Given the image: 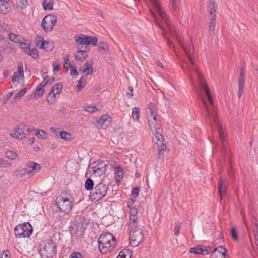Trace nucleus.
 Segmentation results:
<instances>
[{"label":"nucleus","mask_w":258,"mask_h":258,"mask_svg":"<svg viewBox=\"0 0 258 258\" xmlns=\"http://www.w3.org/2000/svg\"><path fill=\"white\" fill-rule=\"evenodd\" d=\"M191 63L192 66H188L189 78L191 81H193L194 78L190 74V72L191 70L195 71L199 78V81L201 88V90H200V98L204 107L208 115V117L210 119V124L212 129H213V124H214L217 126L218 130L219 137L222 145L223 150L226 152L227 147L226 142L225 141V137L221 125L216 117L217 112L216 108L214 106V100L211 93L209 86L205 80L202 73L200 71L196 63H195L194 64L192 63Z\"/></svg>","instance_id":"obj_1"},{"label":"nucleus","mask_w":258,"mask_h":258,"mask_svg":"<svg viewBox=\"0 0 258 258\" xmlns=\"http://www.w3.org/2000/svg\"><path fill=\"white\" fill-rule=\"evenodd\" d=\"M55 205L57 211L68 213L73 207L72 197L67 193H62L56 198Z\"/></svg>","instance_id":"obj_2"},{"label":"nucleus","mask_w":258,"mask_h":258,"mask_svg":"<svg viewBox=\"0 0 258 258\" xmlns=\"http://www.w3.org/2000/svg\"><path fill=\"white\" fill-rule=\"evenodd\" d=\"M115 237L110 233H106L101 235L98 241L100 251L105 253L112 250L115 245Z\"/></svg>","instance_id":"obj_3"},{"label":"nucleus","mask_w":258,"mask_h":258,"mask_svg":"<svg viewBox=\"0 0 258 258\" xmlns=\"http://www.w3.org/2000/svg\"><path fill=\"white\" fill-rule=\"evenodd\" d=\"M152 5L156 9L159 15L160 16L161 18L164 21L166 25L168 28V30L170 33L175 38L177 41L179 42V40L178 38V36L176 34V31L175 30L174 27L172 25V24L170 22L169 17L167 15V14L165 12V11L163 10L162 7L161 6L160 3L158 2L157 0H149Z\"/></svg>","instance_id":"obj_4"},{"label":"nucleus","mask_w":258,"mask_h":258,"mask_svg":"<svg viewBox=\"0 0 258 258\" xmlns=\"http://www.w3.org/2000/svg\"><path fill=\"white\" fill-rule=\"evenodd\" d=\"M130 227V244L136 247L139 245L144 239V234L143 230L138 226V224L133 225L129 224Z\"/></svg>","instance_id":"obj_5"},{"label":"nucleus","mask_w":258,"mask_h":258,"mask_svg":"<svg viewBox=\"0 0 258 258\" xmlns=\"http://www.w3.org/2000/svg\"><path fill=\"white\" fill-rule=\"evenodd\" d=\"M106 164L102 161L94 162L90 164L86 173V177H88L89 174H94L96 176L102 175L106 170Z\"/></svg>","instance_id":"obj_6"},{"label":"nucleus","mask_w":258,"mask_h":258,"mask_svg":"<svg viewBox=\"0 0 258 258\" xmlns=\"http://www.w3.org/2000/svg\"><path fill=\"white\" fill-rule=\"evenodd\" d=\"M108 190L107 186L103 183H99L92 189L90 192V198L92 201L97 202L104 197Z\"/></svg>","instance_id":"obj_7"},{"label":"nucleus","mask_w":258,"mask_h":258,"mask_svg":"<svg viewBox=\"0 0 258 258\" xmlns=\"http://www.w3.org/2000/svg\"><path fill=\"white\" fill-rule=\"evenodd\" d=\"M32 227L28 223L17 225L14 229L15 236L19 238L29 237L32 232Z\"/></svg>","instance_id":"obj_8"},{"label":"nucleus","mask_w":258,"mask_h":258,"mask_svg":"<svg viewBox=\"0 0 258 258\" xmlns=\"http://www.w3.org/2000/svg\"><path fill=\"white\" fill-rule=\"evenodd\" d=\"M57 22V17L53 15L46 16L42 20L41 27L46 32L51 31Z\"/></svg>","instance_id":"obj_9"},{"label":"nucleus","mask_w":258,"mask_h":258,"mask_svg":"<svg viewBox=\"0 0 258 258\" xmlns=\"http://www.w3.org/2000/svg\"><path fill=\"white\" fill-rule=\"evenodd\" d=\"M76 42L78 45H89L94 46L97 45L98 38L96 37L88 36L83 34H80L75 37Z\"/></svg>","instance_id":"obj_10"},{"label":"nucleus","mask_w":258,"mask_h":258,"mask_svg":"<svg viewBox=\"0 0 258 258\" xmlns=\"http://www.w3.org/2000/svg\"><path fill=\"white\" fill-rule=\"evenodd\" d=\"M55 246L52 240H48L41 249L40 254L42 258H51L55 251Z\"/></svg>","instance_id":"obj_11"},{"label":"nucleus","mask_w":258,"mask_h":258,"mask_svg":"<svg viewBox=\"0 0 258 258\" xmlns=\"http://www.w3.org/2000/svg\"><path fill=\"white\" fill-rule=\"evenodd\" d=\"M182 48L183 50L185 52L186 55L188 59H189L190 63L192 64H195V56L194 55V53L195 52L194 47L193 45V42L192 39H190V44L188 46H184L181 43L180 41L178 42Z\"/></svg>","instance_id":"obj_12"},{"label":"nucleus","mask_w":258,"mask_h":258,"mask_svg":"<svg viewBox=\"0 0 258 258\" xmlns=\"http://www.w3.org/2000/svg\"><path fill=\"white\" fill-rule=\"evenodd\" d=\"M30 129L26 128L25 125L23 123H20L18 125L15 132L12 134V136L17 139H22L25 138L27 133H30Z\"/></svg>","instance_id":"obj_13"},{"label":"nucleus","mask_w":258,"mask_h":258,"mask_svg":"<svg viewBox=\"0 0 258 258\" xmlns=\"http://www.w3.org/2000/svg\"><path fill=\"white\" fill-rule=\"evenodd\" d=\"M111 118L107 114L102 115L95 122V125L98 128H105L107 127L106 123L110 122Z\"/></svg>","instance_id":"obj_14"},{"label":"nucleus","mask_w":258,"mask_h":258,"mask_svg":"<svg viewBox=\"0 0 258 258\" xmlns=\"http://www.w3.org/2000/svg\"><path fill=\"white\" fill-rule=\"evenodd\" d=\"M211 250L212 249L210 247L198 245L195 247L190 248L189 249V252L195 254L207 255L211 251Z\"/></svg>","instance_id":"obj_15"},{"label":"nucleus","mask_w":258,"mask_h":258,"mask_svg":"<svg viewBox=\"0 0 258 258\" xmlns=\"http://www.w3.org/2000/svg\"><path fill=\"white\" fill-rule=\"evenodd\" d=\"M226 249L223 246L215 248L211 255V258H225Z\"/></svg>","instance_id":"obj_16"},{"label":"nucleus","mask_w":258,"mask_h":258,"mask_svg":"<svg viewBox=\"0 0 258 258\" xmlns=\"http://www.w3.org/2000/svg\"><path fill=\"white\" fill-rule=\"evenodd\" d=\"M26 166L31 168V170H28V174L31 175H34L38 173L41 169L40 165L33 161H28L26 163Z\"/></svg>","instance_id":"obj_17"},{"label":"nucleus","mask_w":258,"mask_h":258,"mask_svg":"<svg viewBox=\"0 0 258 258\" xmlns=\"http://www.w3.org/2000/svg\"><path fill=\"white\" fill-rule=\"evenodd\" d=\"M149 11L151 13L152 16L154 18V23L155 24L159 27L161 30L163 31V33H162V36L164 37V39L166 40L167 41V45L170 47H172L173 46V43L170 41V40H169L168 39H167L166 38V34L164 32V28L161 26V25L160 24V23H159L158 20H157V18L155 15V13L153 12V11L151 9H149Z\"/></svg>","instance_id":"obj_18"},{"label":"nucleus","mask_w":258,"mask_h":258,"mask_svg":"<svg viewBox=\"0 0 258 258\" xmlns=\"http://www.w3.org/2000/svg\"><path fill=\"white\" fill-rule=\"evenodd\" d=\"M90 50V48L88 46H86L85 47V49L84 50H78L75 54V60L77 61H83L85 60L87 57L88 56V54L87 53V51Z\"/></svg>","instance_id":"obj_19"},{"label":"nucleus","mask_w":258,"mask_h":258,"mask_svg":"<svg viewBox=\"0 0 258 258\" xmlns=\"http://www.w3.org/2000/svg\"><path fill=\"white\" fill-rule=\"evenodd\" d=\"M19 79H21V80L24 79L23 65L22 62H20L18 64V73L15 72L14 73L12 81L13 84H14Z\"/></svg>","instance_id":"obj_20"},{"label":"nucleus","mask_w":258,"mask_h":258,"mask_svg":"<svg viewBox=\"0 0 258 258\" xmlns=\"http://www.w3.org/2000/svg\"><path fill=\"white\" fill-rule=\"evenodd\" d=\"M148 120L149 125L152 131H155L156 130H159L160 128V125L158 122L156 116H148Z\"/></svg>","instance_id":"obj_21"},{"label":"nucleus","mask_w":258,"mask_h":258,"mask_svg":"<svg viewBox=\"0 0 258 258\" xmlns=\"http://www.w3.org/2000/svg\"><path fill=\"white\" fill-rule=\"evenodd\" d=\"M37 45H40V47L43 49H45L47 51L52 50V45L49 41L43 40V38L42 36H38V42Z\"/></svg>","instance_id":"obj_22"},{"label":"nucleus","mask_w":258,"mask_h":258,"mask_svg":"<svg viewBox=\"0 0 258 258\" xmlns=\"http://www.w3.org/2000/svg\"><path fill=\"white\" fill-rule=\"evenodd\" d=\"M11 10L10 4L6 1L0 0V13L3 14L8 13Z\"/></svg>","instance_id":"obj_23"},{"label":"nucleus","mask_w":258,"mask_h":258,"mask_svg":"<svg viewBox=\"0 0 258 258\" xmlns=\"http://www.w3.org/2000/svg\"><path fill=\"white\" fill-rule=\"evenodd\" d=\"M138 213V212L136 209L131 208L130 216V222L129 224L133 225V226H134V224H137L138 218L137 215Z\"/></svg>","instance_id":"obj_24"},{"label":"nucleus","mask_w":258,"mask_h":258,"mask_svg":"<svg viewBox=\"0 0 258 258\" xmlns=\"http://www.w3.org/2000/svg\"><path fill=\"white\" fill-rule=\"evenodd\" d=\"M245 70L243 67H241L240 69V74L238 79V88L243 89L245 83Z\"/></svg>","instance_id":"obj_25"},{"label":"nucleus","mask_w":258,"mask_h":258,"mask_svg":"<svg viewBox=\"0 0 258 258\" xmlns=\"http://www.w3.org/2000/svg\"><path fill=\"white\" fill-rule=\"evenodd\" d=\"M164 141H160L159 142H156V145L154 146V148L157 149L158 151V158L160 157L161 152L162 151H165L167 150V146L165 143H164Z\"/></svg>","instance_id":"obj_26"},{"label":"nucleus","mask_w":258,"mask_h":258,"mask_svg":"<svg viewBox=\"0 0 258 258\" xmlns=\"http://www.w3.org/2000/svg\"><path fill=\"white\" fill-rule=\"evenodd\" d=\"M218 190L220 195V200H222V196L225 194L226 191V186L224 184V181L221 177H220L218 184Z\"/></svg>","instance_id":"obj_27"},{"label":"nucleus","mask_w":258,"mask_h":258,"mask_svg":"<svg viewBox=\"0 0 258 258\" xmlns=\"http://www.w3.org/2000/svg\"><path fill=\"white\" fill-rule=\"evenodd\" d=\"M93 62L90 61H87L84 64V70L83 71V73H86L87 75H92L93 73V68H92Z\"/></svg>","instance_id":"obj_28"},{"label":"nucleus","mask_w":258,"mask_h":258,"mask_svg":"<svg viewBox=\"0 0 258 258\" xmlns=\"http://www.w3.org/2000/svg\"><path fill=\"white\" fill-rule=\"evenodd\" d=\"M25 51L34 58L38 57V51L35 48H31L30 47H27L25 49Z\"/></svg>","instance_id":"obj_29"},{"label":"nucleus","mask_w":258,"mask_h":258,"mask_svg":"<svg viewBox=\"0 0 258 258\" xmlns=\"http://www.w3.org/2000/svg\"><path fill=\"white\" fill-rule=\"evenodd\" d=\"M161 129L160 128L159 130H156L155 131H152L153 134L154 135L155 138L153 140L156 142H159L160 141H164L163 136L161 133Z\"/></svg>","instance_id":"obj_30"},{"label":"nucleus","mask_w":258,"mask_h":258,"mask_svg":"<svg viewBox=\"0 0 258 258\" xmlns=\"http://www.w3.org/2000/svg\"><path fill=\"white\" fill-rule=\"evenodd\" d=\"M132 251L128 249H124L121 250L117 258H131Z\"/></svg>","instance_id":"obj_31"},{"label":"nucleus","mask_w":258,"mask_h":258,"mask_svg":"<svg viewBox=\"0 0 258 258\" xmlns=\"http://www.w3.org/2000/svg\"><path fill=\"white\" fill-rule=\"evenodd\" d=\"M59 138L62 139L67 141H71L73 140L72 135L66 131H62L59 134Z\"/></svg>","instance_id":"obj_32"},{"label":"nucleus","mask_w":258,"mask_h":258,"mask_svg":"<svg viewBox=\"0 0 258 258\" xmlns=\"http://www.w3.org/2000/svg\"><path fill=\"white\" fill-rule=\"evenodd\" d=\"M42 4L45 10H51L53 9V4L51 0H43Z\"/></svg>","instance_id":"obj_33"},{"label":"nucleus","mask_w":258,"mask_h":258,"mask_svg":"<svg viewBox=\"0 0 258 258\" xmlns=\"http://www.w3.org/2000/svg\"><path fill=\"white\" fill-rule=\"evenodd\" d=\"M26 173H28V170L25 168L17 169L14 172V174L18 178H21Z\"/></svg>","instance_id":"obj_34"},{"label":"nucleus","mask_w":258,"mask_h":258,"mask_svg":"<svg viewBox=\"0 0 258 258\" xmlns=\"http://www.w3.org/2000/svg\"><path fill=\"white\" fill-rule=\"evenodd\" d=\"M148 111L147 112L148 113V116H157V112L156 111L155 108V105L154 104L152 103H150L148 105Z\"/></svg>","instance_id":"obj_35"},{"label":"nucleus","mask_w":258,"mask_h":258,"mask_svg":"<svg viewBox=\"0 0 258 258\" xmlns=\"http://www.w3.org/2000/svg\"><path fill=\"white\" fill-rule=\"evenodd\" d=\"M62 90V84L60 83L54 84L50 91V93L57 94Z\"/></svg>","instance_id":"obj_36"},{"label":"nucleus","mask_w":258,"mask_h":258,"mask_svg":"<svg viewBox=\"0 0 258 258\" xmlns=\"http://www.w3.org/2000/svg\"><path fill=\"white\" fill-rule=\"evenodd\" d=\"M86 83V80L83 77H81L78 81V84L76 86L77 92L81 91L85 87Z\"/></svg>","instance_id":"obj_37"},{"label":"nucleus","mask_w":258,"mask_h":258,"mask_svg":"<svg viewBox=\"0 0 258 258\" xmlns=\"http://www.w3.org/2000/svg\"><path fill=\"white\" fill-rule=\"evenodd\" d=\"M140 109L135 107L133 109L132 117L134 120H138L140 117Z\"/></svg>","instance_id":"obj_38"},{"label":"nucleus","mask_w":258,"mask_h":258,"mask_svg":"<svg viewBox=\"0 0 258 258\" xmlns=\"http://www.w3.org/2000/svg\"><path fill=\"white\" fill-rule=\"evenodd\" d=\"M5 156L8 159L15 160L17 158L18 155L16 152L11 150H8L5 152Z\"/></svg>","instance_id":"obj_39"},{"label":"nucleus","mask_w":258,"mask_h":258,"mask_svg":"<svg viewBox=\"0 0 258 258\" xmlns=\"http://www.w3.org/2000/svg\"><path fill=\"white\" fill-rule=\"evenodd\" d=\"M94 182L93 180L90 178H88L85 183V187L87 190L93 189Z\"/></svg>","instance_id":"obj_40"},{"label":"nucleus","mask_w":258,"mask_h":258,"mask_svg":"<svg viewBox=\"0 0 258 258\" xmlns=\"http://www.w3.org/2000/svg\"><path fill=\"white\" fill-rule=\"evenodd\" d=\"M216 25V20H210L209 24V35L213 36L215 34V27Z\"/></svg>","instance_id":"obj_41"},{"label":"nucleus","mask_w":258,"mask_h":258,"mask_svg":"<svg viewBox=\"0 0 258 258\" xmlns=\"http://www.w3.org/2000/svg\"><path fill=\"white\" fill-rule=\"evenodd\" d=\"M108 48V46L106 43L103 41L99 42L98 46V49L99 51H104L103 53H105L106 52V50H107Z\"/></svg>","instance_id":"obj_42"},{"label":"nucleus","mask_w":258,"mask_h":258,"mask_svg":"<svg viewBox=\"0 0 258 258\" xmlns=\"http://www.w3.org/2000/svg\"><path fill=\"white\" fill-rule=\"evenodd\" d=\"M12 166V163L8 161L0 158V167L1 168H8Z\"/></svg>","instance_id":"obj_43"},{"label":"nucleus","mask_w":258,"mask_h":258,"mask_svg":"<svg viewBox=\"0 0 258 258\" xmlns=\"http://www.w3.org/2000/svg\"><path fill=\"white\" fill-rule=\"evenodd\" d=\"M17 4L20 8L24 9L27 7L28 3L27 0H16Z\"/></svg>","instance_id":"obj_44"},{"label":"nucleus","mask_w":258,"mask_h":258,"mask_svg":"<svg viewBox=\"0 0 258 258\" xmlns=\"http://www.w3.org/2000/svg\"><path fill=\"white\" fill-rule=\"evenodd\" d=\"M84 110L88 112L93 113L98 111V109L95 106H87L84 108Z\"/></svg>","instance_id":"obj_45"},{"label":"nucleus","mask_w":258,"mask_h":258,"mask_svg":"<svg viewBox=\"0 0 258 258\" xmlns=\"http://www.w3.org/2000/svg\"><path fill=\"white\" fill-rule=\"evenodd\" d=\"M231 235L232 238V239L234 241H237L238 239V237L237 235V233L236 232V229L234 227H233L231 229Z\"/></svg>","instance_id":"obj_46"},{"label":"nucleus","mask_w":258,"mask_h":258,"mask_svg":"<svg viewBox=\"0 0 258 258\" xmlns=\"http://www.w3.org/2000/svg\"><path fill=\"white\" fill-rule=\"evenodd\" d=\"M35 134L39 138L44 139L45 138V136L46 135L45 132L42 130H35Z\"/></svg>","instance_id":"obj_47"},{"label":"nucleus","mask_w":258,"mask_h":258,"mask_svg":"<svg viewBox=\"0 0 258 258\" xmlns=\"http://www.w3.org/2000/svg\"><path fill=\"white\" fill-rule=\"evenodd\" d=\"M44 90L43 88H41V87H37L36 88V91L35 93V97H41L44 93Z\"/></svg>","instance_id":"obj_48"},{"label":"nucleus","mask_w":258,"mask_h":258,"mask_svg":"<svg viewBox=\"0 0 258 258\" xmlns=\"http://www.w3.org/2000/svg\"><path fill=\"white\" fill-rule=\"evenodd\" d=\"M140 187H136L133 188L132 191V196L136 199L139 195Z\"/></svg>","instance_id":"obj_49"},{"label":"nucleus","mask_w":258,"mask_h":258,"mask_svg":"<svg viewBox=\"0 0 258 258\" xmlns=\"http://www.w3.org/2000/svg\"><path fill=\"white\" fill-rule=\"evenodd\" d=\"M115 172L118 178H121L123 177V171L120 167H117L115 168Z\"/></svg>","instance_id":"obj_50"},{"label":"nucleus","mask_w":258,"mask_h":258,"mask_svg":"<svg viewBox=\"0 0 258 258\" xmlns=\"http://www.w3.org/2000/svg\"><path fill=\"white\" fill-rule=\"evenodd\" d=\"M55 99V94L49 93L47 97V101L50 103H53Z\"/></svg>","instance_id":"obj_51"},{"label":"nucleus","mask_w":258,"mask_h":258,"mask_svg":"<svg viewBox=\"0 0 258 258\" xmlns=\"http://www.w3.org/2000/svg\"><path fill=\"white\" fill-rule=\"evenodd\" d=\"M9 35V38L11 41L15 42L18 41V40H19V39H18L19 36L18 35H17L14 33H10Z\"/></svg>","instance_id":"obj_52"},{"label":"nucleus","mask_w":258,"mask_h":258,"mask_svg":"<svg viewBox=\"0 0 258 258\" xmlns=\"http://www.w3.org/2000/svg\"><path fill=\"white\" fill-rule=\"evenodd\" d=\"M70 258H83V255L80 252H74L71 253Z\"/></svg>","instance_id":"obj_53"},{"label":"nucleus","mask_w":258,"mask_h":258,"mask_svg":"<svg viewBox=\"0 0 258 258\" xmlns=\"http://www.w3.org/2000/svg\"><path fill=\"white\" fill-rule=\"evenodd\" d=\"M64 67L66 68V66L67 64H68V67H70V68H75V65H72V64H71L69 62V57L68 56H67L64 57Z\"/></svg>","instance_id":"obj_54"},{"label":"nucleus","mask_w":258,"mask_h":258,"mask_svg":"<svg viewBox=\"0 0 258 258\" xmlns=\"http://www.w3.org/2000/svg\"><path fill=\"white\" fill-rule=\"evenodd\" d=\"M180 229V226L179 225H176L174 227V235L177 236L179 234V230Z\"/></svg>","instance_id":"obj_55"},{"label":"nucleus","mask_w":258,"mask_h":258,"mask_svg":"<svg viewBox=\"0 0 258 258\" xmlns=\"http://www.w3.org/2000/svg\"><path fill=\"white\" fill-rule=\"evenodd\" d=\"M50 131L53 133L57 137H60V136H59V134L62 132V131H60L59 130L58 128H55L54 127H51L50 128Z\"/></svg>","instance_id":"obj_56"},{"label":"nucleus","mask_w":258,"mask_h":258,"mask_svg":"<svg viewBox=\"0 0 258 258\" xmlns=\"http://www.w3.org/2000/svg\"><path fill=\"white\" fill-rule=\"evenodd\" d=\"M53 68V72H57L60 69L59 64L56 62H54L52 64Z\"/></svg>","instance_id":"obj_57"},{"label":"nucleus","mask_w":258,"mask_h":258,"mask_svg":"<svg viewBox=\"0 0 258 258\" xmlns=\"http://www.w3.org/2000/svg\"><path fill=\"white\" fill-rule=\"evenodd\" d=\"M129 91L127 92L126 96L128 98H131L133 96V88L132 87L128 88Z\"/></svg>","instance_id":"obj_58"},{"label":"nucleus","mask_w":258,"mask_h":258,"mask_svg":"<svg viewBox=\"0 0 258 258\" xmlns=\"http://www.w3.org/2000/svg\"><path fill=\"white\" fill-rule=\"evenodd\" d=\"M10 251L9 250H4L2 256V258H10Z\"/></svg>","instance_id":"obj_59"},{"label":"nucleus","mask_w":258,"mask_h":258,"mask_svg":"<svg viewBox=\"0 0 258 258\" xmlns=\"http://www.w3.org/2000/svg\"><path fill=\"white\" fill-rule=\"evenodd\" d=\"M171 1L172 7L174 11L175 12L177 10V4L176 3V0H171Z\"/></svg>","instance_id":"obj_60"},{"label":"nucleus","mask_w":258,"mask_h":258,"mask_svg":"<svg viewBox=\"0 0 258 258\" xmlns=\"http://www.w3.org/2000/svg\"><path fill=\"white\" fill-rule=\"evenodd\" d=\"M216 12H213L212 11H211L210 12V20H216Z\"/></svg>","instance_id":"obj_61"},{"label":"nucleus","mask_w":258,"mask_h":258,"mask_svg":"<svg viewBox=\"0 0 258 258\" xmlns=\"http://www.w3.org/2000/svg\"><path fill=\"white\" fill-rule=\"evenodd\" d=\"M24 95V94L21 91V90L19 91L17 93L15 94V99H20Z\"/></svg>","instance_id":"obj_62"},{"label":"nucleus","mask_w":258,"mask_h":258,"mask_svg":"<svg viewBox=\"0 0 258 258\" xmlns=\"http://www.w3.org/2000/svg\"><path fill=\"white\" fill-rule=\"evenodd\" d=\"M73 69L71 71V75L72 76H78L79 75V73L78 72V71L76 70V67L75 68H73Z\"/></svg>","instance_id":"obj_63"},{"label":"nucleus","mask_w":258,"mask_h":258,"mask_svg":"<svg viewBox=\"0 0 258 258\" xmlns=\"http://www.w3.org/2000/svg\"><path fill=\"white\" fill-rule=\"evenodd\" d=\"M135 202V200H134V199H131L127 203V207L130 208H132Z\"/></svg>","instance_id":"obj_64"}]
</instances>
